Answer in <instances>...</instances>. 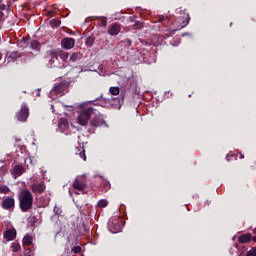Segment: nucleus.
<instances>
[{"label": "nucleus", "instance_id": "nucleus-29", "mask_svg": "<svg viewBox=\"0 0 256 256\" xmlns=\"http://www.w3.org/2000/svg\"><path fill=\"white\" fill-rule=\"evenodd\" d=\"M30 47H31V49H39V41H37V40L31 41Z\"/></svg>", "mask_w": 256, "mask_h": 256}, {"label": "nucleus", "instance_id": "nucleus-30", "mask_svg": "<svg viewBox=\"0 0 256 256\" xmlns=\"http://www.w3.org/2000/svg\"><path fill=\"white\" fill-rule=\"evenodd\" d=\"M77 59H79V53H78V52H74V53L70 56V61H72V63H75V61H77Z\"/></svg>", "mask_w": 256, "mask_h": 256}, {"label": "nucleus", "instance_id": "nucleus-14", "mask_svg": "<svg viewBox=\"0 0 256 256\" xmlns=\"http://www.w3.org/2000/svg\"><path fill=\"white\" fill-rule=\"evenodd\" d=\"M190 21H191V16H189V14H184V19L183 18L178 19V22L181 25V29L187 27Z\"/></svg>", "mask_w": 256, "mask_h": 256}, {"label": "nucleus", "instance_id": "nucleus-38", "mask_svg": "<svg viewBox=\"0 0 256 256\" xmlns=\"http://www.w3.org/2000/svg\"><path fill=\"white\" fill-rule=\"evenodd\" d=\"M7 9V6L5 4H0V11H5Z\"/></svg>", "mask_w": 256, "mask_h": 256}, {"label": "nucleus", "instance_id": "nucleus-9", "mask_svg": "<svg viewBox=\"0 0 256 256\" xmlns=\"http://www.w3.org/2000/svg\"><path fill=\"white\" fill-rule=\"evenodd\" d=\"M118 33H121V24L117 22L112 23L108 28V35L115 36Z\"/></svg>", "mask_w": 256, "mask_h": 256}, {"label": "nucleus", "instance_id": "nucleus-2", "mask_svg": "<svg viewBox=\"0 0 256 256\" xmlns=\"http://www.w3.org/2000/svg\"><path fill=\"white\" fill-rule=\"evenodd\" d=\"M95 111V108L89 107L80 112L77 118V123H79L82 127H87V123H89V119Z\"/></svg>", "mask_w": 256, "mask_h": 256}, {"label": "nucleus", "instance_id": "nucleus-45", "mask_svg": "<svg viewBox=\"0 0 256 256\" xmlns=\"http://www.w3.org/2000/svg\"><path fill=\"white\" fill-rule=\"evenodd\" d=\"M1 59H3V56L0 54V61H1Z\"/></svg>", "mask_w": 256, "mask_h": 256}, {"label": "nucleus", "instance_id": "nucleus-34", "mask_svg": "<svg viewBox=\"0 0 256 256\" xmlns=\"http://www.w3.org/2000/svg\"><path fill=\"white\" fill-rule=\"evenodd\" d=\"M122 43L126 46V47H131V39L126 38L125 40L122 41Z\"/></svg>", "mask_w": 256, "mask_h": 256}, {"label": "nucleus", "instance_id": "nucleus-41", "mask_svg": "<svg viewBox=\"0 0 256 256\" xmlns=\"http://www.w3.org/2000/svg\"><path fill=\"white\" fill-rule=\"evenodd\" d=\"M234 155L232 154V153H228L227 155H226V161H229V157H233Z\"/></svg>", "mask_w": 256, "mask_h": 256}, {"label": "nucleus", "instance_id": "nucleus-12", "mask_svg": "<svg viewBox=\"0 0 256 256\" xmlns=\"http://www.w3.org/2000/svg\"><path fill=\"white\" fill-rule=\"evenodd\" d=\"M25 173V167L21 165L14 166L12 170V174L14 175V178L17 179V177H21L22 174Z\"/></svg>", "mask_w": 256, "mask_h": 256}, {"label": "nucleus", "instance_id": "nucleus-17", "mask_svg": "<svg viewBox=\"0 0 256 256\" xmlns=\"http://www.w3.org/2000/svg\"><path fill=\"white\" fill-rule=\"evenodd\" d=\"M29 46V40L22 38L18 41V47H20V49H25V47Z\"/></svg>", "mask_w": 256, "mask_h": 256}, {"label": "nucleus", "instance_id": "nucleus-40", "mask_svg": "<svg viewBox=\"0 0 256 256\" xmlns=\"http://www.w3.org/2000/svg\"><path fill=\"white\" fill-rule=\"evenodd\" d=\"M3 17H5V13H3V11H0V23L3 21Z\"/></svg>", "mask_w": 256, "mask_h": 256}, {"label": "nucleus", "instance_id": "nucleus-4", "mask_svg": "<svg viewBox=\"0 0 256 256\" xmlns=\"http://www.w3.org/2000/svg\"><path fill=\"white\" fill-rule=\"evenodd\" d=\"M16 118L22 123H25V121H27V119L29 118V107L27 106V104L23 103L21 105L20 111L16 113Z\"/></svg>", "mask_w": 256, "mask_h": 256}, {"label": "nucleus", "instance_id": "nucleus-22", "mask_svg": "<svg viewBox=\"0 0 256 256\" xmlns=\"http://www.w3.org/2000/svg\"><path fill=\"white\" fill-rule=\"evenodd\" d=\"M10 192H11V188H9V186L0 185V193H2L3 195H7Z\"/></svg>", "mask_w": 256, "mask_h": 256}, {"label": "nucleus", "instance_id": "nucleus-18", "mask_svg": "<svg viewBox=\"0 0 256 256\" xmlns=\"http://www.w3.org/2000/svg\"><path fill=\"white\" fill-rule=\"evenodd\" d=\"M76 155H79L80 159L87 161V155L85 154V148H81L75 152Z\"/></svg>", "mask_w": 256, "mask_h": 256}, {"label": "nucleus", "instance_id": "nucleus-6", "mask_svg": "<svg viewBox=\"0 0 256 256\" xmlns=\"http://www.w3.org/2000/svg\"><path fill=\"white\" fill-rule=\"evenodd\" d=\"M108 227L111 233H119L121 231V222L119 219H112L108 222Z\"/></svg>", "mask_w": 256, "mask_h": 256}, {"label": "nucleus", "instance_id": "nucleus-26", "mask_svg": "<svg viewBox=\"0 0 256 256\" xmlns=\"http://www.w3.org/2000/svg\"><path fill=\"white\" fill-rule=\"evenodd\" d=\"M109 92L111 95H119L120 89L119 87H110Z\"/></svg>", "mask_w": 256, "mask_h": 256}, {"label": "nucleus", "instance_id": "nucleus-11", "mask_svg": "<svg viewBox=\"0 0 256 256\" xmlns=\"http://www.w3.org/2000/svg\"><path fill=\"white\" fill-rule=\"evenodd\" d=\"M73 188L77 191H85V189H87V184L79 179H75L73 182Z\"/></svg>", "mask_w": 256, "mask_h": 256}, {"label": "nucleus", "instance_id": "nucleus-23", "mask_svg": "<svg viewBox=\"0 0 256 256\" xmlns=\"http://www.w3.org/2000/svg\"><path fill=\"white\" fill-rule=\"evenodd\" d=\"M58 57H60V59H62V61H67V59H69V53L63 52L60 50Z\"/></svg>", "mask_w": 256, "mask_h": 256}, {"label": "nucleus", "instance_id": "nucleus-33", "mask_svg": "<svg viewBox=\"0 0 256 256\" xmlns=\"http://www.w3.org/2000/svg\"><path fill=\"white\" fill-rule=\"evenodd\" d=\"M72 252H74L75 255H78V253L81 252V246H74Z\"/></svg>", "mask_w": 256, "mask_h": 256}, {"label": "nucleus", "instance_id": "nucleus-5", "mask_svg": "<svg viewBox=\"0 0 256 256\" xmlns=\"http://www.w3.org/2000/svg\"><path fill=\"white\" fill-rule=\"evenodd\" d=\"M105 125V118L101 114H95V116L90 120V126L97 128Z\"/></svg>", "mask_w": 256, "mask_h": 256}, {"label": "nucleus", "instance_id": "nucleus-25", "mask_svg": "<svg viewBox=\"0 0 256 256\" xmlns=\"http://www.w3.org/2000/svg\"><path fill=\"white\" fill-rule=\"evenodd\" d=\"M10 59H12V61H17V59H19V57H21V54H19L17 51L11 52L10 53Z\"/></svg>", "mask_w": 256, "mask_h": 256}, {"label": "nucleus", "instance_id": "nucleus-8", "mask_svg": "<svg viewBox=\"0 0 256 256\" xmlns=\"http://www.w3.org/2000/svg\"><path fill=\"white\" fill-rule=\"evenodd\" d=\"M61 46L63 47V49H67V50L73 49V47H75V39L66 37L62 39Z\"/></svg>", "mask_w": 256, "mask_h": 256}, {"label": "nucleus", "instance_id": "nucleus-15", "mask_svg": "<svg viewBox=\"0 0 256 256\" xmlns=\"http://www.w3.org/2000/svg\"><path fill=\"white\" fill-rule=\"evenodd\" d=\"M31 189L33 193H43L45 191V184L38 183L31 185Z\"/></svg>", "mask_w": 256, "mask_h": 256}, {"label": "nucleus", "instance_id": "nucleus-3", "mask_svg": "<svg viewBox=\"0 0 256 256\" xmlns=\"http://www.w3.org/2000/svg\"><path fill=\"white\" fill-rule=\"evenodd\" d=\"M1 207L5 211H13V209H15V197L14 196L4 197L1 202Z\"/></svg>", "mask_w": 256, "mask_h": 256}, {"label": "nucleus", "instance_id": "nucleus-24", "mask_svg": "<svg viewBox=\"0 0 256 256\" xmlns=\"http://www.w3.org/2000/svg\"><path fill=\"white\" fill-rule=\"evenodd\" d=\"M59 127L61 129H67V127H69V122L65 119H61L59 122Z\"/></svg>", "mask_w": 256, "mask_h": 256}, {"label": "nucleus", "instance_id": "nucleus-21", "mask_svg": "<svg viewBox=\"0 0 256 256\" xmlns=\"http://www.w3.org/2000/svg\"><path fill=\"white\" fill-rule=\"evenodd\" d=\"M60 26H61V20L59 18L50 20V27H52V29Z\"/></svg>", "mask_w": 256, "mask_h": 256}, {"label": "nucleus", "instance_id": "nucleus-20", "mask_svg": "<svg viewBox=\"0 0 256 256\" xmlns=\"http://www.w3.org/2000/svg\"><path fill=\"white\" fill-rule=\"evenodd\" d=\"M60 50H49L47 54L49 57H51L52 61L53 59H57L59 57Z\"/></svg>", "mask_w": 256, "mask_h": 256}, {"label": "nucleus", "instance_id": "nucleus-39", "mask_svg": "<svg viewBox=\"0 0 256 256\" xmlns=\"http://www.w3.org/2000/svg\"><path fill=\"white\" fill-rule=\"evenodd\" d=\"M54 213H55V215H59V207H57V206H54Z\"/></svg>", "mask_w": 256, "mask_h": 256}, {"label": "nucleus", "instance_id": "nucleus-16", "mask_svg": "<svg viewBox=\"0 0 256 256\" xmlns=\"http://www.w3.org/2000/svg\"><path fill=\"white\" fill-rule=\"evenodd\" d=\"M253 239V236L248 234H243L238 237V242L242 244L250 243V241Z\"/></svg>", "mask_w": 256, "mask_h": 256}, {"label": "nucleus", "instance_id": "nucleus-36", "mask_svg": "<svg viewBox=\"0 0 256 256\" xmlns=\"http://www.w3.org/2000/svg\"><path fill=\"white\" fill-rule=\"evenodd\" d=\"M134 29H143V23L141 22H135Z\"/></svg>", "mask_w": 256, "mask_h": 256}, {"label": "nucleus", "instance_id": "nucleus-19", "mask_svg": "<svg viewBox=\"0 0 256 256\" xmlns=\"http://www.w3.org/2000/svg\"><path fill=\"white\" fill-rule=\"evenodd\" d=\"M11 249L13 253H19L21 251V244L19 242L15 241L11 244Z\"/></svg>", "mask_w": 256, "mask_h": 256}, {"label": "nucleus", "instance_id": "nucleus-32", "mask_svg": "<svg viewBox=\"0 0 256 256\" xmlns=\"http://www.w3.org/2000/svg\"><path fill=\"white\" fill-rule=\"evenodd\" d=\"M26 251H28V252H25L24 256H33V253H34L35 249L28 248V249H26Z\"/></svg>", "mask_w": 256, "mask_h": 256}, {"label": "nucleus", "instance_id": "nucleus-13", "mask_svg": "<svg viewBox=\"0 0 256 256\" xmlns=\"http://www.w3.org/2000/svg\"><path fill=\"white\" fill-rule=\"evenodd\" d=\"M23 248L27 250V247H31L33 245V236L25 235L22 239Z\"/></svg>", "mask_w": 256, "mask_h": 256}, {"label": "nucleus", "instance_id": "nucleus-31", "mask_svg": "<svg viewBox=\"0 0 256 256\" xmlns=\"http://www.w3.org/2000/svg\"><path fill=\"white\" fill-rule=\"evenodd\" d=\"M100 27H107V17L102 18L99 22Z\"/></svg>", "mask_w": 256, "mask_h": 256}, {"label": "nucleus", "instance_id": "nucleus-35", "mask_svg": "<svg viewBox=\"0 0 256 256\" xmlns=\"http://www.w3.org/2000/svg\"><path fill=\"white\" fill-rule=\"evenodd\" d=\"M246 256H256V247L247 252Z\"/></svg>", "mask_w": 256, "mask_h": 256}, {"label": "nucleus", "instance_id": "nucleus-37", "mask_svg": "<svg viewBox=\"0 0 256 256\" xmlns=\"http://www.w3.org/2000/svg\"><path fill=\"white\" fill-rule=\"evenodd\" d=\"M86 45H93V38H87Z\"/></svg>", "mask_w": 256, "mask_h": 256}, {"label": "nucleus", "instance_id": "nucleus-7", "mask_svg": "<svg viewBox=\"0 0 256 256\" xmlns=\"http://www.w3.org/2000/svg\"><path fill=\"white\" fill-rule=\"evenodd\" d=\"M67 89V82L56 83L52 89L55 95H61Z\"/></svg>", "mask_w": 256, "mask_h": 256}, {"label": "nucleus", "instance_id": "nucleus-46", "mask_svg": "<svg viewBox=\"0 0 256 256\" xmlns=\"http://www.w3.org/2000/svg\"><path fill=\"white\" fill-rule=\"evenodd\" d=\"M82 226H83V227H84V229H85V224H83Z\"/></svg>", "mask_w": 256, "mask_h": 256}, {"label": "nucleus", "instance_id": "nucleus-10", "mask_svg": "<svg viewBox=\"0 0 256 256\" xmlns=\"http://www.w3.org/2000/svg\"><path fill=\"white\" fill-rule=\"evenodd\" d=\"M17 237V231L15 229H8L4 232V239L6 241H14Z\"/></svg>", "mask_w": 256, "mask_h": 256}, {"label": "nucleus", "instance_id": "nucleus-27", "mask_svg": "<svg viewBox=\"0 0 256 256\" xmlns=\"http://www.w3.org/2000/svg\"><path fill=\"white\" fill-rule=\"evenodd\" d=\"M109 205V202L105 199H102L98 202V207H102V208H105Z\"/></svg>", "mask_w": 256, "mask_h": 256}, {"label": "nucleus", "instance_id": "nucleus-28", "mask_svg": "<svg viewBox=\"0 0 256 256\" xmlns=\"http://www.w3.org/2000/svg\"><path fill=\"white\" fill-rule=\"evenodd\" d=\"M158 23H163L164 25H168L169 20L165 18V16H159Z\"/></svg>", "mask_w": 256, "mask_h": 256}, {"label": "nucleus", "instance_id": "nucleus-43", "mask_svg": "<svg viewBox=\"0 0 256 256\" xmlns=\"http://www.w3.org/2000/svg\"><path fill=\"white\" fill-rule=\"evenodd\" d=\"M89 133H95V131L94 130H89Z\"/></svg>", "mask_w": 256, "mask_h": 256}, {"label": "nucleus", "instance_id": "nucleus-42", "mask_svg": "<svg viewBox=\"0 0 256 256\" xmlns=\"http://www.w3.org/2000/svg\"><path fill=\"white\" fill-rule=\"evenodd\" d=\"M240 159H245V156L243 154H240Z\"/></svg>", "mask_w": 256, "mask_h": 256}, {"label": "nucleus", "instance_id": "nucleus-1", "mask_svg": "<svg viewBox=\"0 0 256 256\" xmlns=\"http://www.w3.org/2000/svg\"><path fill=\"white\" fill-rule=\"evenodd\" d=\"M19 208L22 213H27L33 209V193L29 190H22L18 195Z\"/></svg>", "mask_w": 256, "mask_h": 256}, {"label": "nucleus", "instance_id": "nucleus-44", "mask_svg": "<svg viewBox=\"0 0 256 256\" xmlns=\"http://www.w3.org/2000/svg\"><path fill=\"white\" fill-rule=\"evenodd\" d=\"M0 171H3V172H5V168H1V169H0Z\"/></svg>", "mask_w": 256, "mask_h": 256}]
</instances>
